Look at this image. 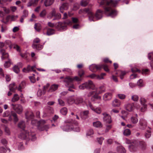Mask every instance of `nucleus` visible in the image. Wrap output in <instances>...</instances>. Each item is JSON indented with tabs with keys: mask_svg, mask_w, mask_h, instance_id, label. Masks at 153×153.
<instances>
[{
	"mask_svg": "<svg viewBox=\"0 0 153 153\" xmlns=\"http://www.w3.org/2000/svg\"><path fill=\"white\" fill-rule=\"evenodd\" d=\"M118 1L117 0H102L100 3V6L103 7L104 11L98 10L97 11L95 16L97 19H101L103 14L104 13L108 16L112 17L116 16L117 14L116 10L112 8L117 5Z\"/></svg>",
	"mask_w": 153,
	"mask_h": 153,
	"instance_id": "nucleus-1",
	"label": "nucleus"
},
{
	"mask_svg": "<svg viewBox=\"0 0 153 153\" xmlns=\"http://www.w3.org/2000/svg\"><path fill=\"white\" fill-rule=\"evenodd\" d=\"M79 88L81 89L87 88L94 90L89 92L88 94V97H92L91 100L92 101H94L96 99H100L101 97L99 96L98 95L103 92L104 90L103 86H101L99 89L96 88L93 82L90 80L79 86Z\"/></svg>",
	"mask_w": 153,
	"mask_h": 153,
	"instance_id": "nucleus-2",
	"label": "nucleus"
},
{
	"mask_svg": "<svg viewBox=\"0 0 153 153\" xmlns=\"http://www.w3.org/2000/svg\"><path fill=\"white\" fill-rule=\"evenodd\" d=\"M26 119L31 120V123L32 125H36L38 129L40 131L46 130L47 131L49 128L48 125H45V121L44 120H41L39 121L34 119V115L33 113L31 111H27L25 113Z\"/></svg>",
	"mask_w": 153,
	"mask_h": 153,
	"instance_id": "nucleus-3",
	"label": "nucleus"
},
{
	"mask_svg": "<svg viewBox=\"0 0 153 153\" xmlns=\"http://www.w3.org/2000/svg\"><path fill=\"white\" fill-rule=\"evenodd\" d=\"M18 127L22 129L19 136V138L28 140H31L32 141L36 140V137L34 133L29 132L28 131L24 129L25 127V121H20L18 124Z\"/></svg>",
	"mask_w": 153,
	"mask_h": 153,
	"instance_id": "nucleus-4",
	"label": "nucleus"
},
{
	"mask_svg": "<svg viewBox=\"0 0 153 153\" xmlns=\"http://www.w3.org/2000/svg\"><path fill=\"white\" fill-rule=\"evenodd\" d=\"M78 74L80 77L77 76H75L72 78L69 76H67L65 78L63 77H61L60 79H64L63 82L65 84L66 87L69 88L68 90L70 91H74V90L71 88H74V87L73 84V82L74 80L77 81H80L82 80V77L84 74V72L82 70H80L78 72Z\"/></svg>",
	"mask_w": 153,
	"mask_h": 153,
	"instance_id": "nucleus-5",
	"label": "nucleus"
},
{
	"mask_svg": "<svg viewBox=\"0 0 153 153\" xmlns=\"http://www.w3.org/2000/svg\"><path fill=\"white\" fill-rule=\"evenodd\" d=\"M62 129L64 131H70L72 130L79 132L80 128L78 126V123L76 121L72 119L66 120L65 122L64 125L62 127Z\"/></svg>",
	"mask_w": 153,
	"mask_h": 153,
	"instance_id": "nucleus-6",
	"label": "nucleus"
},
{
	"mask_svg": "<svg viewBox=\"0 0 153 153\" xmlns=\"http://www.w3.org/2000/svg\"><path fill=\"white\" fill-rule=\"evenodd\" d=\"M102 69H103L107 72L109 71L108 66L105 64L100 65L92 64L89 67L90 70L93 72H96L97 71L100 70Z\"/></svg>",
	"mask_w": 153,
	"mask_h": 153,
	"instance_id": "nucleus-7",
	"label": "nucleus"
},
{
	"mask_svg": "<svg viewBox=\"0 0 153 153\" xmlns=\"http://www.w3.org/2000/svg\"><path fill=\"white\" fill-rule=\"evenodd\" d=\"M79 14H85L88 13L89 19L91 21H94V16L89 8H85L79 10Z\"/></svg>",
	"mask_w": 153,
	"mask_h": 153,
	"instance_id": "nucleus-8",
	"label": "nucleus"
},
{
	"mask_svg": "<svg viewBox=\"0 0 153 153\" xmlns=\"http://www.w3.org/2000/svg\"><path fill=\"white\" fill-rule=\"evenodd\" d=\"M0 52L2 55V59H8V60L6 61L4 64V67L7 68L10 66L11 64L10 60L8 59V54L6 52L5 50L4 49H1Z\"/></svg>",
	"mask_w": 153,
	"mask_h": 153,
	"instance_id": "nucleus-9",
	"label": "nucleus"
},
{
	"mask_svg": "<svg viewBox=\"0 0 153 153\" xmlns=\"http://www.w3.org/2000/svg\"><path fill=\"white\" fill-rule=\"evenodd\" d=\"M3 117L9 116L10 120H11L13 118L14 121L15 122H17L18 121V118L17 114L13 111H11V113L10 112L7 111L3 114Z\"/></svg>",
	"mask_w": 153,
	"mask_h": 153,
	"instance_id": "nucleus-10",
	"label": "nucleus"
},
{
	"mask_svg": "<svg viewBox=\"0 0 153 153\" xmlns=\"http://www.w3.org/2000/svg\"><path fill=\"white\" fill-rule=\"evenodd\" d=\"M126 143L128 144H130L129 146V149L131 152H133L136 151L137 146L138 144L137 141L135 140L134 142H131L130 140L126 139Z\"/></svg>",
	"mask_w": 153,
	"mask_h": 153,
	"instance_id": "nucleus-11",
	"label": "nucleus"
},
{
	"mask_svg": "<svg viewBox=\"0 0 153 153\" xmlns=\"http://www.w3.org/2000/svg\"><path fill=\"white\" fill-rule=\"evenodd\" d=\"M11 105L12 108L18 114H20L22 113L23 111V108L21 105L18 104H12Z\"/></svg>",
	"mask_w": 153,
	"mask_h": 153,
	"instance_id": "nucleus-12",
	"label": "nucleus"
},
{
	"mask_svg": "<svg viewBox=\"0 0 153 153\" xmlns=\"http://www.w3.org/2000/svg\"><path fill=\"white\" fill-rule=\"evenodd\" d=\"M40 42V39L36 38L34 40V43L32 45V47L34 49H36L38 50H40L42 49V46L39 44H38Z\"/></svg>",
	"mask_w": 153,
	"mask_h": 153,
	"instance_id": "nucleus-13",
	"label": "nucleus"
},
{
	"mask_svg": "<svg viewBox=\"0 0 153 153\" xmlns=\"http://www.w3.org/2000/svg\"><path fill=\"white\" fill-rule=\"evenodd\" d=\"M72 22L70 20H68L67 21L64 23L59 22L58 23V25L61 29L62 30L66 29L67 27V25H71Z\"/></svg>",
	"mask_w": 153,
	"mask_h": 153,
	"instance_id": "nucleus-14",
	"label": "nucleus"
},
{
	"mask_svg": "<svg viewBox=\"0 0 153 153\" xmlns=\"http://www.w3.org/2000/svg\"><path fill=\"white\" fill-rule=\"evenodd\" d=\"M54 17L53 20L59 19L61 18V15L59 13H56L54 10H53L51 12L50 14V18Z\"/></svg>",
	"mask_w": 153,
	"mask_h": 153,
	"instance_id": "nucleus-15",
	"label": "nucleus"
},
{
	"mask_svg": "<svg viewBox=\"0 0 153 153\" xmlns=\"http://www.w3.org/2000/svg\"><path fill=\"white\" fill-rule=\"evenodd\" d=\"M147 126L146 121L143 118L141 119L139 121V128L142 129H145Z\"/></svg>",
	"mask_w": 153,
	"mask_h": 153,
	"instance_id": "nucleus-16",
	"label": "nucleus"
},
{
	"mask_svg": "<svg viewBox=\"0 0 153 153\" xmlns=\"http://www.w3.org/2000/svg\"><path fill=\"white\" fill-rule=\"evenodd\" d=\"M106 75L105 73H101L100 75H96L94 74H91L88 76L92 79H103V77Z\"/></svg>",
	"mask_w": 153,
	"mask_h": 153,
	"instance_id": "nucleus-17",
	"label": "nucleus"
},
{
	"mask_svg": "<svg viewBox=\"0 0 153 153\" xmlns=\"http://www.w3.org/2000/svg\"><path fill=\"white\" fill-rule=\"evenodd\" d=\"M103 115H104L103 121L106 123H111L112 121L111 120V117L109 115L106 113H103Z\"/></svg>",
	"mask_w": 153,
	"mask_h": 153,
	"instance_id": "nucleus-18",
	"label": "nucleus"
},
{
	"mask_svg": "<svg viewBox=\"0 0 153 153\" xmlns=\"http://www.w3.org/2000/svg\"><path fill=\"white\" fill-rule=\"evenodd\" d=\"M146 100L143 98H141L140 99V102L141 104L143 105L141 108L140 110L142 112L144 111L146 109V105L145 104Z\"/></svg>",
	"mask_w": 153,
	"mask_h": 153,
	"instance_id": "nucleus-19",
	"label": "nucleus"
},
{
	"mask_svg": "<svg viewBox=\"0 0 153 153\" xmlns=\"http://www.w3.org/2000/svg\"><path fill=\"white\" fill-rule=\"evenodd\" d=\"M131 71L133 74H131L130 76V78L131 79H132L134 78H136L137 77V74H135L134 73L136 72H140V71L139 69L136 68H132L131 69Z\"/></svg>",
	"mask_w": 153,
	"mask_h": 153,
	"instance_id": "nucleus-20",
	"label": "nucleus"
},
{
	"mask_svg": "<svg viewBox=\"0 0 153 153\" xmlns=\"http://www.w3.org/2000/svg\"><path fill=\"white\" fill-rule=\"evenodd\" d=\"M88 105L89 107L92 110L94 111L97 113L98 114H100L101 113L102 111V110L100 108L97 107L95 108L90 103Z\"/></svg>",
	"mask_w": 153,
	"mask_h": 153,
	"instance_id": "nucleus-21",
	"label": "nucleus"
},
{
	"mask_svg": "<svg viewBox=\"0 0 153 153\" xmlns=\"http://www.w3.org/2000/svg\"><path fill=\"white\" fill-rule=\"evenodd\" d=\"M36 68L35 66H33L31 67L30 65H28L26 68H24L23 69V71L24 72H26L32 71L34 72H36V70H34V68Z\"/></svg>",
	"mask_w": 153,
	"mask_h": 153,
	"instance_id": "nucleus-22",
	"label": "nucleus"
},
{
	"mask_svg": "<svg viewBox=\"0 0 153 153\" xmlns=\"http://www.w3.org/2000/svg\"><path fill=\"white\" fill-rule=\"evenodd\" d=\"M39 0H30L27 3V6L30 7L31 6H35L38 4Z\"/></svg>",
	"mask_w": 153,
	"mask_h": 153,
	"instance_id": "nucleus-23",
	"label": "nucleus"
},
{
	"mask_svg": "<svg viewBox=\"0 0 153 153\" xmlns=\"http://www.w3.org/2000/svg\"><path fill=\"white\" fill-rule=\"evenodd\" d=\"M68 3H63L59 8L60 12L62 13H63L64 10H67L68 8Z\"/></svg>",
	"mask_w": 153,
	"mask_h": 153,
	"instance_id": "nucleus-24",
	"label": "nucleus"
},
{
	"mask_svg": "<svg viewBox=\"0 0 153 153\" xmlns=\"http://www.w3.org/2000/svg\"><path fill=\"white\" fill-rule=\"evenodd\" d=\"M89 111L88 110L85 111L80 113L81 117L84 119H85L88 117Z\"/></svg>",
	"mask_w": 153,
	"mask_h": 153,
	"instance_id": "nucleus-25",
	"label": "nucleus"
},
{
	"mask_svg": "<svg viewBox=\"0 0 153 153\" xmlns=\"http://www.w3.org/2000/svg\"><path fill=\"white\" fill-rule=\"evenodd\" d=\"M134 103L128 104L126 106V109L129 111H132L134 109Z\"/></svg>",
	"mask_w": 153,
	"mask_h": 153,
	"instance_id": "nucleus-26",
	"label": "nucleus"
},
{
	"mask_svg": "<svg viewBox=\"0 0 153 153\" xmlns=\"http://www.w3.org/2000/svg\"><path fill=\"white\" fill-rule=\"evenodd\" d=\"M112 96V94L111 93H106L103 96V99L105 101L109 100L111 99Z\"/></svg>",
	"mask_w": 153,
	"mask_h": 153,
	"instance_id": "nucleus-27",
	"label": "nucleus"
},
{
	"mask_svg": "<svg viewBox=\"0 0 153 153\" xmlns=\"http://www.w3.org/2000/svg\"><path fill=\"white\" fill-rule=\"evenodd\" d=\"M83 101V99L82 98L78 97L75 99V103L76 105H79L82 103Z\"/></svg>",
	"mask_w": 153,
	"mask_h": 153,
	"instance_id": "nucleus-28",
	"label": "nucleus"
},
{
	"mask_svg": "<svg viewBox=\"0 0 153 153\" xmlns=\"http://www.w3.org/2000/svg\"><path fill=\"white\" fill-rule=\"evenodd\" d=\"M116 74L117 76H119L120 79H122L123 78L124 76L126 74V73L125 71H118Z\"/></svg>",
	"mask_w": 153,
	"mask_h": 153,
	"instance_id": "nucleus-29",
	"label": "nucleus"
},
{
	"mask_svg": "<svg viewBox=\"0 0 153 153\" xmlns=\"http://www.w3.org/2000/svg\"><path fill=\"white\" fill-rule=\"evenodd\" d=\"M117 151L118 153H125L126 151L124 148L122 146H119L117 147Z\"/></svg>",
	"mask_w": 153,
	"mask_h": 153,
	"instance_id": "nucleus-30",
	"label": "nucleus"
},
{
	"mask_svg": "<svg viewBox=\"0 0 153 153\" xmlns=\"http://www.w3.org/2000/svg\"><path fill=\"white\" fill-rule=\"evenodd\" d=\"M10 90L12 92H14L17 89V87L15 83L10 84L9 86Z\"/></svg>",
	"mask_w": 153,
	"mask_h": 153,
	"instance_id": "nucleus-31",
	"label": "nucleus"
},
{
	"mask_svg": "<svg viewBox=\"0 0 153 153\" xmlns=\"http://www.w3.org/2000/svg\"><path fill=\"white\" fill-rule=\"evenodd\" d=\"M120 104V102L119 100L116 99L113 102L112 105L114 107H118Z\"/></svg>",
	"mask_w": 153,
	"mask_h": 153,
	"instance_id": "nucleus-32",
	"label": "nucleus"
},
{
	"mask_svg": "<svg viewBox=\"0 0 153 153\" xmlns=\"http://www.w3.org/2000/svg\"><path fill=\"white\" fill-rule=\"evenodd\" d=\"M54 0H45L44 4L45 6H49L51 5L54 2Z\"/></svg>",
	"mask_w": 153,
	"mask_h": 153,
	"instance_id": "nucleus-33",
	"label": "nucleus"
},
{
	"mask_svg": "<svg viewBox=\"0 0 153 153\" xmlns=\"http://www.w3.org/2000/svg\"><path fill=\"white\" fill-rule=\"evenodd\" d=\"M58 87V85L56 84H53L50 87L49 91V92L55 91L57 89Z\"/></svg>",
	"mask_w": 153,
	"mask_h": 153,
	"instance_id": "nucleus-34",
	"label": "nucleus"
},
{
	"mask_svg": "<svg viewBox=\"0 0 153 153\" xmlns=\"http://www.w3.org/2000/svg\"><path fill=\"white\" fill-rule=\"evenodd\" d=\"M148 56L149 59L150 60H152L150 62V65L152 68H153V53H149Z\"/></svg>",
	"mask_w": 153,
	"mask_h": 153,
	"instance_id": "nucleus-35",
	"label": "nucleus"
},
{
	"mask_svg": "<svg viewBox=\"0 0 153 153\" xmlns=\"http://www.w3.org/2000/svg\"><path fill=\"white\" fill-rule=\"evenodd\" d=\"M54 33V30L53 29L48 28L47 30V34L50 36L53 34Z\"/></svg>",
	"mask_w": 153,
	"mask_h": 153,
	"instance_id": "nucleus-36",
	"label": "nucleus"
},
{
	"mask_svg": "<svg viewBox=\"0 0 153 153\" xmlns=\"http://www.w3.org/2000/svg\"><path fill=\"white\" fill-rule=\"evenodd\" d=\"M137 114H135V117H132L131 118V122L134 124L136 123L138 121V119L137 118Z\"/></svg>",
	"mask_w": 153,
	"mask_h": 153,
	"instance_id": "nucleus-37",
	"label": "nucleus"
},
{
	"mask_svg": "<svg viewBox=\"0 0 153 153\" xmlns=\"http://www.w3.org/2000/svg\"><path fill=\"white\" fill-rule=\"evenodd\" d=\"M139 146L143 149H145L146 147V144L145 142L143 141H140L139 142Z\"/></svg>",
	"mask_w": 153,
	"mask_h": 153,
	"instance_id": "nucleus-38",
	"label": "nucleus"
},
{
	"mask_svg": "<svg viewBox=\"0 0 153 153\" xmlns=\"http://www.w3.org/2000/svg\"><path fill=\"white\" fill-rule=\"evenodd\" d=\"M25 81H22L21 83L19 84V85L18 88H17L18 90L21 91V89L25 87Z\"/></svg>",
	"mask_w": 153,
	"mask_h": 153,
	"instance_id": "nucleus-39",
	"label": "nucleus"
},
{
	"mask_svg": "<svg viewBox=\"0 0 153 153\" xmlns=\"http://www.w3.org/2000/svg\"><path fill=\"white\" fill-rule=\"evenodd\" d=\"M19 99V95L17 94H15L12 99L11 101L13 102H15L18 101Z\"/></svg>",
	"mask_w": 153,
	"mask_h": 153,
	"instance_id": "nucleus-40",
	"label": "nucleus"
},
{
	"mask_svg": "<svg viewBox=\"0 0 153 153\" xmlns=\"http://www.w3.org/2000/svg\"><path fill=\"white\" fill-rule=\"evenodd\" d=\"M12 46L13 48L16 49L18 52H20V47L18 45L14 44H12Z\"/></svg>",
	"mask_w": 153,
	"mask_h": 153,
	"instance_id": "nucleus-41",
	"label": "nucleus"
},
{
	"mask_svg": "<svg viewBox=\"0 0 153 153\" xmlns=\"http://www.w3.org/2000/svg\"><path fill=\"white\" fill-rule=\"evenodd\" d=\"M75 99L72 97H69L67 100L68 102L70 104H72L75 103Z\"/></svg>",
	"mask_w": 153,
	"mask_h": 153,
	"instance_id": "nucleus-42",
	"label": "nucleus"
},
{
	"mask_svg": "<svg viewBox=\"0 0 153 153\" xmlns=\"http://www.w3.org/2000/svg\"><path fill=\"white\" fill-rule=\"evenodd\" d=\"M151 132L150 130H147L144 134L146 138H148L150 137L151 136Z\"/></svg>",
	"mask_w": 153,
	"mask_h": 153,
	"instance_id": "nucleus-43",
	"label": "nucleus"
},
{
	"mask_svg": "<svg viewBox=\"0 0 153 153\" xmlns=\"http://www.w3.org/2000/svg\"><path fill=\"white\" fill-rule=\"evenodd\" d=\"M34 28L37 31H40L41 28L40 24L39 23H36L34 25Z\"/></svg>",
	"mask_w": 153,
	"mask_h": 153,
	"instance_id": "nucleus-44",
	"label": "nucleus"
},
{
	"mask_svg": "<svg viewBox=\"0 0 153 153\" xmlns=\"http://www.w3.org/2000/svg\"><path fill=\"white\" fill-rule=\"evenodd\" d=\"M60 111L62 114L65 115L67 112V109L65 107H63L60 110Z\"/></svg>",
	"mask_w": 153,
	"mask_h": 153,
	"instance_id": "nucleus-45",
	"label": "nucleus"
},
{
	"mask_svg": "<svg viewBox=\"0 0 153 153\" xmlns=\"http://www.w3.org/2000/svg\"><path fill=\"white\" fill-rule=\"evenodd\" d=\"M93 125L94 126L96 127H101L102 126L101 123L99 121L94 122L93 123Z\"/></svg>",
	"mask_w": 153,
	"mask_h": 153,
	"instance_id": "nucleus-46",
	"label": "nucleus"
},
{
	"mask_svg": "<svg viewBox=\"0 0 153 153\" xmlns=\"http://www.w3.org/2000/svg\"><path fill=\"white\" fill-rule=\"evenodd\" d=\"M123 134L125 136H128L131 134V131L128 129H126L124 130Z\"/></svg>",
	"mask_w": 153,
	"mask_h": 153,
	"instance_id": "nucleus-47",
	"label": "nucleus"
},
{
	"mask_svg": "<svg viewBox=\"0 0 153 153\" xmlns=\"http://www.w3.org/2000/svg\"><path fill=\"white\" fill-rule=\"evenodd\" d=\"M88 0H82L81 1V4L82 6L85 7L88 4Z\"/></svg>",
	"mask_w": 153,
	"mask_h": 153,
	"instance_id": "nucleus-48",
	"label": "nucleus"
},
{
	"mask_svg": "<svg viewBox=\"0 0 153 153\" xmlns=\"http://www.w3.org/2000/svg\"><path fill=\"white\" fill-rule=\"evenodd\" d=\"M13 71L16 73H18L19 71V69L18 66L15 65L13 68Z\"/></svg>",
	"mask_w": 153,
	"mask_h": 153,
	"instance_id": "nucleus-49",
	"label": "nucleus"
},
{
	"mask_svg": "<svg viewBox=\"0 0 153 153\" xmlns=\"http://www.w3.org/2000/svg\"><path fill=\"white\" fill-rule=\"evenodd\" d=\"M7 152L5 147H0V153H5Z\"/></svg>",
	"mask_w": 153,
	"mask_h": 153,
	"instance_id": "nucleus-50",
	"label": "nucleus"
},
{
	"mask_svg": "<svg viewBox=\"0 0 153 153\" xmlns=\"http://www.w3.org/2000/svg\"><path fill=\"white\" fill-rule=\"evenodd\" d=\"M98 143L100 145H101L102 143V141L104 140V138L102 137H98L97 139Z\"/></svg>",
	"mask_w": 153,
	"mask_h": 153,
	"instance_id": "nucleus-51",
	"label": "nucleus"
},
{
	"mask_svg": "<svg viewBox=\"0 0 153 153\" xmlns=\"http://www.w3.org/2000/svg\"><path fill=\"white\" fill-rule=\"evenodd\" d=\"M34 76L35 75L33 74V76L29 77V79L31 82L33 83H34L36 81L35 78L34 77Z\"/></svg>",
	"mask_w": 153,
	"mask_h": 153,
	"instance_id": "nucleus-52",
	"label": "nucleus"
},
{
	"mask_svg": "<svg viewBox=\"0 0 153 153\" xmlns=\"http://www.w3.org/2000/svg\"><path fill=\"white\" fill-rule=\"evenodd\" d=\"M93 134L94 131L93 130L91 129L88 130L86 134L87 136H91Z\"/></svg>",
	"mask_w": 153,
	"mask_h": 153,
	"instance_id": "nucleus-53",
	"label": "nucleus"
},
{
	"mask_svg": "<svg viewBox=\"0 0 153 153\" xmlns=\"http://www.w3.org/2000/svg\"><path fill=\"white\" fill-rule=\"evenodd\" d=\"M58 102H59V104L61 105L62 106H63L65 105V103L62 100L59 99H58Z\"/></svg>",
	"mask_w": 153,
	"mask_h": 153,
	"instance_id": "nucleus-54",
	"label": "nucleus"
},
{
	"mask_svg": "<svg viewBox=\"0 0 153 153\" xmlns=\"http://www.w3.org/2000/svg\"><path fill=\"white\" fill-rule=\"evenodd\" d=\"M49 86V85L48 84H47L46 85L44 86L43 87V92L44 94L45 93V91L48 88Z\"/></svg>",
	"mask_w": 153,
	"mask_h": 153,
	"instance_id": "nucleus-55",
	"label": "nucleus"
},
{
	"mask_svg": "<svg viewBox=\"0 0 153 153\" xmlns=\"http://www.w3.org/2000/svg\"><path fill=\"white\" fill-rule=\"evenodd\" d=\"M46 13L45 10H44L40 13V16L41 17H43L45 16Z\"/></svg>",
	"mask_w": 153,
	"mask_h": 153,
	"instance_id": "nucleus-56",
	"label": "nucleus"
},
{
	"mask_svg": "<svg viewBox=\"0 0 153 153\" xmlns=\"http://www.w3.org/2000/svg\"><path fill=\"white\" fill-rule=\"evenodd\" d=\"M112 127V125H107L106 126V128L105 130V132H107L109 130H110Z\"/></svg>",
	"mask_w": 153,
	"mask_h": 153,
	"instance_id": "nucleus-57",
	"label": "nucleus"
},
{
	"mask_svg": "<svg viewBox=\"0 0 153 153\" xmlns=\"http://www.w3.org/2000/svg\"><path fill=\"white\" fill-rule=\"evenodd\" d=\"M131 98L132 99L135 101H137L138 100V97L137 95H134L132 96Z\"/></svg>",
	"mask_w": 153,
	"mask_h": 153,
	"instance_id": "nucleus-58",
	"label": "nucleus"
},
{
	"mask_svg": "<svg viewBox=\"0 0 153 153\" xmlns=\"http://www.w3.org/2000/svg\"><path fill=\"white\" fill-rule=\"evenodd\" d=\"M137 84L140 86H143V80L141 79H140L137 82Z\"/></svg>",
	"mask_w": 153,
	"mask_h": 153,
	"instance_id": "nucleus-59",
	"label": "nucleus"
},
{
	"mask_svg": "<svg viewBox=\"0 0 153 153\" xmlns=\"http://www.w3.org/2000/svg\"><path fill=\"white\" fill-rule=\"evenodd\" d=\"M9 21V19L8 17H7L5 19H3L1 22L5 24H7Z\"/></svg>",
	"mask_w": 153,
	"mask_h": 153,
	"instance_id": "nucleus-60",
	"label": "nucleus"
},
{
	"mask_svg": "<svg viewBox=\"0 0 153 153\" xmlns=\"http://www.w3.org/2000/svg\"><path fill=\"white\" fill-rule=\"evenodd\" d=\"M28 15V12L27 10H25L23 11V14L22 15L23 17L25 18L27 17Z\"/></svg>",
	"mask_w": 153,
	"mask_h": 153,
	"instance_id": "nucleus-61",
	"label": "nucleus"
},
{
	"mask_svg": "<svg viewBox=\"0 0 153 153\" xmlns=\"http://www.w3.org/2000/svg\"><path fill=\"white\" fill-rule=\"evenodd\" d=\"M1 143L5 146L7 144V141L5 139H3L1 140Z\"/></svg>",
	"mask_w": 153,
	"mask_h": 153,
	"instance_id": "nucleus-62",
	"label": "nucleus"
},
{
	"mask_svg": "<svg viewBox=\"0 0 153 153\" xmlns=\"http://www.w3.org/2000/svg\"><path fill=\"white\" fill-rule=\"evenodd\" d=\"M4 44V46L6 47H7V46H9L10 44V41L8 40H6Z\"/></svg>",
	"mask_w": 153,
	"mask_h": 153,
	"instance_id": "nucleus-63",
	"label": "nucleus"
},
{
	"mask_svg": "<svg viewBox=\"0 0 153 153\" xmlns=\"http://www.w3.org/2000/svg\"><path fill=\"white\" fill-rule=\"evenodd\" d=\"M118 96L119 98L121 99H123L125 98V96L123 94H118Z\"/></svg>",
	"mask_w": 153,
	"mask_h": 153,
	"instance_id": "nucleus-64",
	"label": "nucleus"
}]
</instances>
